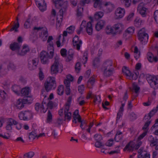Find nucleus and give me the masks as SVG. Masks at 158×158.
<instances>
[{
  "label": "nucleus",
  "instance_id": "obj_1",
  "mask_svg": "<svg viewBox=\"0 0 158 158\" xmlns=\"http://www.w3.org/2000/svg\"><path fill=\"white\" fill-rule=\"evenodd\" d=\"M113 65V62L110 60H106L103 63L101 67V70L104 77H109L113 75L114 71Z\"/></svg>",
  "mask_w": 158,
  "mask_h": 158
},
{
  "label": "nucleus",
  "instance_id": "obj_2",
  "mask_svg": "<svg viewBox=\"0 0 158 158\" xmlns=\"http://www.w3.org/2000/svg\"><path fill=\"white\" fill-rule=\"evenodd\" d=\"M54 59V63L51 67V73L52 74H56L59 72H61L63 70V67L60 62L59 57L56 56Z\"/></svg>",
  "mask_w": 158,
  "mask_h": 158
},
{
  "label": "nucleus",
  "instance_id": "obj_3",
  "mask_svg": "<svg viewBox=\"0 0 158 158\" xmlns=\"http://www.w3.org/2000/svg\"><path fill=\"white\" fill-rule=\"evenodd\" d=\"M54 59V63L51 67V73L52 74H56L59 72H61L63 70V67L60 62L59 57L56 56Z\"/></svg>",
  "mask_w": 158,
  "mask_h": 158
},
{
  "label": "nucleus",
  "instance_id": "obj_4",
  "mask_svg": "<svg viewBox=\"0 0 158 158\" xmlns=\"http://www.w3.org/2000/svg\"><path fill=\"white\" fill-rule=\"evenodd\" d=\"M84 28H85L86 31L88 35H91L93 32V28L91 23L90 22H89L86 23L85 21L83 20L79 30L77 31V34H80L81 31Z\"/></svg>",
  "mask_w": 158,
  "mask_h": 158
},
{
  "label": "nucleus",
  "instance_id": "obj_5",
  "mask_svg": "<svg viewBox=\"0 0 158 158\" xmlns=\"http://www.w3.org/2000/svg\"><path fill=\"white\" fill-rule=\"evenodd\" d=\"M44 86L45 90L47 92L52 89H55L56 85L54 77H50L48 78L44 83Z\"/></svg>",
  "mask_w": 158,
  "mask_h": 158
},
{
  "label": "nucleus",
  "instance_id": "obj_6",
  "mask_svg": "<svg viewBox=\"0 0 158 158\" xmlns=\"http://www.w3.org/2000/svg\"><path fill=\"white\" fill-rule=\"evenodd\" d=\"M137 36L138 40L142 44H145L148 42V35L146 33L145 28H143L139 31Z\"/></svg>",
  "mask_w": 158,
  "mask_h": 158
},
{
  "label": "nucleus",
  "instance_id": "obj_7",
  "mask_svg": "<svg viewBox=\"0 0 158 158\" xmlns=\"http://www.w3.org/2000/svg\"><path fill=\"white\" fill-rule=\"evenodd\" d=\"M147 80L151 87L155 89L158 88V80L156 77L150 76L147 77Z\"/></svg>",
  "mask_w": 158,
  "mask_h": 158
},
{
  "label": "nucleus",
  "instance_id": "obj_8",
  "mask_svg": "<svg viewBox=\"0 0 158 158\" xmlns=\"http://www.w3.org/2000/svg\"><path fill=\"white\" fill-rule=\"evenodd\" d=\"M32 113L30 110L23 111L19 114V117L21 120H29L32 118Z\"/></svg>",
  "mask_w": 158,
  "mask_h": 158
},
{
  "label": "nucleus",
  "instance_id": "obj_9",
  "mask_svg": "<svg viewBox=\"0 0 158 158\" xmlns=\"http://www.w3.org/2000/svg\"><path fill=\"white\" fill-rule=\"evenodd\" d=\"M32 98H30L29 100H28V98L18 99L15 104V106L17 109H21L24 107L25 104L30 103V102L29 101H32Z\"/></svg>",
  "mask_w": 158,
  "mask_h": 158
},
{
  "label": "nucleus",
  "instance_id": "obj_10",
  "mask_svg": "<svg viewBox=\"0 0 158 158\" xmlns=\"http://www.w3.org/2000/svg\"><path fill=\"white\" fill-rule=\"evenodd\" d=\"M41 62L43 64H46L48 63L49 59H52L49 57L50 55L47 52L43 51L40 53Z\"/></svg>",
  "mask_w": 158,
  "mask_h": 158
},
{
  "label": "nucleus",
  "instance_id": "obj_11",
  "mask_svg": "<svg viewBox=\"0 0 158 158\" xmlns=\"http://www.w3.org/2000/svg\"><path fill=\"white\" fill-rule=\"evenodd\" d=\"M39 60L38 58L29 59L28 62V67L30 70H33L36 69L38 64Z\"/></svg>",
  "mask_w": 158,
  "mask_h": 158
},
{
  "label": "nucleus",
  "instance_id": "obj_12",
  "mask_svg": "<svg viewBox=\"0 0 158 158\" xmlns=\"http://www.w3.org/2000/svg\"><path fill=\"white\" fill-rule=\"evenodd\" d=\"M94 138L96 141L95 143V146L96 148H100L104 146L102 142L103 138L101 135L96 134L94 135Z\"/></svg>",
  "mask_w": 158,
  "mask_h": 158
},
{
  "label": "nucleus",
  "instance_id": "obj_13",
  "mask_svg": "<svg viewBox=\"0 0 158 158\" xmlns=\"http://www.w3.org/2000/svg\"><path fill=\"white\" fill-rule=\"evenodd\" d=\"M55 6L58 8H63L64 10L67 7V2H64L63 0H56L55 1Z\"/></svg>",
  "mask_w": 158,
  "mask_h": 158
},
{
  "label": "nucleus",
  "instance_id": "obj_14",
  "mask_svg": "<svg viewBox=\"0 0 158 158\" xmlns=\"http://www.w3.org/2000/svg\"><path fill=\"white\" fill-rule=\"evenodd\" d=\"M125 13V10L124 9L121 7L118 8L115 12L116 19H119L122 18L124 16Z\"/></svg>",
  "mask_w": 158,
  "mask_h": 158
},
{
  "label": "nucleus",
  "instance_id": "obj_15",
  "mask_svg": "<svg viewBox=\"0 0 158 158\" xmlns=\"http://www.w3.org/2000/svg\"><path fill=\"white\" fill-rule=\"evenodd\" d=\"M35 1L40 10L43 11L46 9V4L44 3V0H35Z\"/></svg>",
  "mask_w": 158,
  "mask_h": 158
},
{
  "label": "nucleus",
  "instance_id": "obj_16",
  "mask_svg": "<svg viewBox=\"0 0 158 158\" xmlns=\"http://www.w3.org/2000/svg\"><path fill=\"white\" fill-rule=\"evenodd\" d=\"M113 27L114 32H116V34L117 33L119 34L123 29V25L120 23H118L114 25Z\"/></svg>",
  "mask_w": 158,
  "mask_h": 158
},
{
  "label": "nucleus",
  "instance_id": "obj_17",
  "mask_svg": "<svg viewBox=\"0 0 158 158\" xmlns=\"http://www.w3.org/2000/svg\"><path fill=\"white\" fill-rule=\"evenodd\" d=\"M22 95L23 96H25L27 98H30L31 90L29 87H26L23 88L20 91Z\"/></svg>",
  "mask_w": 158,
  "mask_h": 158
},
{
  "label": "nucleus",
  "instance_id": "obj_18",
  "mask_svg": "<svg viewBox=\"0 0 158 158\" xmlns=\"http://www.w3.org/2000/svg\"><path fill=\"white\" fill-rule=\"evenodd\" d=\"M21 45L20 43L17 42H14L11 44L10 46V49L13 51H19Z\"/></svg>",
  "mask_w": 158,
  "mask_h": 158
},
{
  "label": "nucleus",
  "instance_id": "obj_19",
  "mask_svg": "<svg viewBox=\"0 0 158 158\" xmlns=\"http://www.w3.org/2000/svg\"><path fill=\"white\" fill-rule=\"evenodd\" d=\"M30 50L28 46L24 45L23 46L22 49L21 51H18L17 52V54L18 55L21 56H23L25 55L27 52H29Z\"/></svg>",
  "mask_w": 158,
  "mask_h": 158
},
{
  "label": "nucleus",
  "instance_id": "obj_20",
  "mask_svg": "<svg viewBox=\"0 0 158 158\" xmlns=\"http://www.w3.org/2000/svg\"><path fill=\"white\" fill-rule=\"evenodd\" d=\"M135 28L132 27H128L125 31V33L123 35L124 37H130L134 33Z\"/></svg>",
  "mask_w": 158,
  "mask_h": 158
},
{
  "label": "nucleus",
  "instance_id": "obj_21",
  "mask_svg": "<svg viewBox=\"0 0 158 158\" xmlns=\"http://www.w3.org/2000/svg\"><path fill=\"white\" fill-rule=\"evenodd\" d=\"M35 107V110L37 111L40 110L41 113H44L46 111V110L44 109L43 105L39 103H36Z\"/></svg>",
  "mask_w": 158,
  "mask_h": 158
},
{
  "label": "nucleus",
  "instance_id": "obj_22",
  "mask_svg": "<svg viewBox=\"0 0 158 158\" xmlns=\"http://www.w3.org/2000/svg\"><path fill=\"white\" fill-rule=\"evenodd\" d=\"M134 148V143L133 141H131L126 145L124 149V151H125L127 150L129 152L132 151H133Z\"/></svg>",
  "mask_w": 158,
  "mask_h": 158
},
{
  "label": "nucleus",
  "instance_id": "obj_23",
  "mask_svg": "<svg viewBox=\"0 0 158 158\" xmlns=\"http://www.w3.org/2000/svg\"><path fill=\"white\" fill-rule=\"evenodd\" d=\"M105 24V21H104L103 20L100 21L96 25V29L97 31H99L103 27Z\"/></svg>",
  "mask_w": 158,
  "mask_h": 158
},
{
  "label": "nucleus",
  "instance_id": "obj_24",
  "mask_svg": "<svg viewBox=\"0 0 158 158\" xmlns=\"http://www.w3.org/2000/svg\"><path fill=\"white\" fill-rule=\"evenodd\" d=\"M64 84L66 86L65 93L67 95H69L70 93V82L67 80L64 81Z\"/></svg>",
  "mask_w": 158,
  "mask_h": 158
},
{
  "label": "nucleus",
  "instance_id": "obj_25",
  "mask_svg": "<svg viewBox=\"0 0 158 158\" xmlns=\"http://www.w3.org/2000/svg\"><path fill=\"white\" fill-rule=\"evenodd\" d=\"M149 139L150 143V145L152 147L156 145L157 144V139H155L154 137L152 135H150L149 137Z\"/></svg>",
  "mask_w": 158,
  "mask_h": 158
},
{
  "label": "nucleus",
  "instance_id": "obj_26",
  "mask_svg": "<svg viewBox=\"0 0 158 158\" xmlns=\"http://www.w3.org/2000/svg\"><path fill=\"white\" fill-rule=\"evenodd\" d=\"M74 52L72 49H69L67 57L66 59V60L67 62H69L73 58V55Z\"/></svg>",
  "mask_w": 158,
  "mask_h": 158
},
{
  "label": "nucleus",
  "instance_id": "obj_27",
  "mask_svg": "<svg viewBox=\"0 0 158 158\" xmlns=\"http://www.w3.org/2000/svg\"><path fill=\"white\" fill-rule=\"evenodd\" d=\"M105 31L106 33L107 34H116V32H114V30L113 27L112 28L110 26H107L106 29Z\"/></svg>",
  "mask_w": 158,
  "mask_h": 158
},
{
  "label": "nucleus",
  "instance_id": "obj_28",
  "mask_svg": "<svg viewBox=\"0 0 158 158\" xmlns=\"http://www.w3.org/2000/svg\"><path fill=\"white\" fill-rule=\"evenodd\" d=\"M104 6L106 7L108 12L111 11L114 7V5L110 2H106Z\"/></svg>",
  "mask_w": 158,
  "mask_h": 158
},
{
  "label": "nucleus",
  "instance_id": "obj_29",
  "mask_svg": "<svg viewBox=\"0 0 158 158\" xmlns=\"http://www.w3.org/2000/svg\"><path fill=\"white\" fill-rule=\"evenodd\" d=\"M83 7H79V6H78V8L77 11V17L79 18H81L83 16Z\"/></svg>",
  "mask_w": 158,
  "mask_h": 158
},
{
  "label": "nucleus",
  "instance_id": "obj_30",
  "mask_svg": "<svg viewBox=\"0 0 158 158\" xmlns=\"http://www.w3.org/2000/svg\"><path fill=\"white\" fill-rule=\"evenodd\" d=\"M12 89L13 91L17 94H19L21 91L20 87L16 85H13L12 87Z\"/></svg>",
  "mask_w": 158,
  "mask_h": 158
},
{
  "label": "nucleus",
  "instance_id": "obj_31",
  "mask_svg": "<svg viewBox=\"0 0 158 158\" xmlns=\"http://www.w3.org/2000/svg\"><path fill=\"white\" fill-rule=\"evenodd\" d=\"M122 72L128 79L131 73L130 71L127 69V68L125 66L123 67L122 69Z\"/></svg>",
  "mask_w": 158,
  "mask_h": 158
},
{
  "label": "nucleus",
  "instance_id": "obj_32",
  "mask_svg": "<svg viewBox=\"0 0 158 158\" xmlns=\"http://www.w3.org/2000/svg\"><path fill=\"white\" fill-rule=\"evenodd\" d=\"M95 82V79L93 77H91L87 82V86L89 88H91Z\"/></svg>",
  "mask_w": 158,
  "mask_h": 158
},
{
  "label": "nucleus",
  "instance_id": "obj_33",
  "mask_svg": "<svg viewBox=\"0 0 158 158\" xmlns=\"http://www.w3.org/2000/svg\"><path fill=\"white\" fill-rule=\"evenodd\" d=\"M94 2V6L95 8H101V2L102 0H93Z\"/></svg>",
  "mask_w": 158,
  "mask_h": 158
},
{
  "label": "nucleus",
  "instance_id": "obj_34",
  "mask_svg": "<svg viewBox=\"0 0 158 158\" xmlns=\"http://www.w3.org/2000/svg\"><path fill=\"white\" fill-rule=\"evenodd\" d=\"M54 49L53 46H48V52H47L48 53L49 52L50 54V58H53L54 55Z\"/></svg>",
  "mask_w": 158,
  "mask_h": 158
},
{
  "label": "nucleus",
  "instance_id": "obj_35",
  "mask_svg": "<svg viewBox=\"0 0 158 158\" xmlns=\"http://www.w3.org/2000/svg\"><path fill=\"white\" fill-rule=\"evenodd\" d=\"M151 121H150L146 122L142 128V130H143L144 131H147V133L148 132L149 129L148 127L150 124L151 123Z\"/></svg>",
  "mask_w": 158,
  "mask_h": 158
},
{
  "label": "nucleus",
  "instance_id": "obj_36",
  "mask_svg": "<svg viewBox=\"0 0 158 158\" xmlns=\"http://www.w3.org/2000/svg\"><path fill=\"white\" fill-rule=\"evenodd\" d=\"M35 153L33 152H30L24 154V158H31L34 155Z\"/></svg>",
  "mask_w": 158,
  "mask_h": 158
},
{
  "label": "nucleus",
  "instance_id": "obj_37",
  "mask_svg": "<svg viewBox=\"0 0 158 158\" xmlns=\"http://www.w3.org/2000/svg\"><path fill=\"white\" fill-rule=\"evenodd\" d=\"M122 133V132L118 131L116 134L114 138V139L116 142H119L122 139V136L120 135Z\"/></svg>",
  "mask_w": 158,
  "mask_h": 158
},
{
  "label": "nucleus",
  "instance_id": "obj_38",
  "mask_svg": "<svg viewBox=\"0 0 158 158\" xmlns=\"http://www.w3.org/2000/svg\"><path fill=\"white\" fill-rule=\"evenodd\" d=\"M7 125L12 126L13 124L15 125L18 124V122L14 119L10 118L8 119L7 123Z\"/></svg>",
  "mask_w": 158,
  "mask_h": 158
},
{
  "label": "nucleus",
  "instance_id": "obj_39",
  "mask_svg": "<svg viewBox=\"0 0 158 158\" xmlns=\"http://www.w3.org/2000/svg\"><path fill=\"white\" fill-rule=\"evenodd\" d=\"M65 9L64 10L63 8H62L58 13V15L56 19H62L63 17V12L65 11Z\"/></svg>",
  "mask_w": 158,
  "mask_h": 158
},
{
  "label": "nucleus",
  "instance_id": "obj_40",
  "mask_svg": "<svg viewBox=\"0 0 158 158\" xmlns=\"http://www.w3.org/2000/svg\"><path fill=\"white\" fill-rule=\"evenodd\" d=\"M14 24L12 28H11L9 31H14L15 32H17L18 30L17 29L19 27V23H14Z\"/></svg>",
  "mask_w": 158,
  "mask_h": 158
},
{
  "label": "nucleus",
  "instance_id": "obj_41",
  "mask_svg": "<svg viewBox=\"0 0 158 158\" xmlns=\"http://www.w3.org/2000/svg\"><path fill=\"white\" fill-rule=\"evenodd\" d=\"M64 92V87L63 85H60L57 89V93L60 95L63 94Z\"/></svg>",
  "mask_w": 158,
  "mask_h": 158
},
{
  "label": "nucleus",
  "instance_id": "obj_42",
  "mask_svg": "<svg viewBox=\"0 0 158 158\" xmlns=\"http://www.w3.org/2000/svg\"><path fill=\"white\" fill-rule=\"evenodd\" d=\"M73 44L80 43V44H82V41L81 40L79 39L78 36H75L73 40Z\"/></svg>",
  "mask_w": 158,
  "mask_h": 158
},
{
  "label": "nucleus",
  "instance_id": "obj_43",
  "mask_svg": "<svg viewBox=\"0 0 158 158\" xmlns=\"http://www.w3.org/2000/svg\"><path fill=\"white\" fill-rule=\"evenodd\" d=\"M147 9L144 7H143L141 9L139 10V13L143 17H145L146 15V11Z\"/></svg>",
  "mask_w": 158,
  "mask_h": 158
},
{
  "label": "nucleus",
  "instance_id": "obj_44",
  "mask_svg": "<svg viewBox=\"0 0 158 158\" xmlns=\"http://www.w3.org/2000/svg\"><path fill=\"white\" fill-rule=\"evenodd\" d=\"M154 56L153 54L151 52H148L147 54V58L148 61L150 62H152L153 61Z\"/></svg>",
  "mask_w": 158,
  "mask_h": 158
},
{
  "label": "nucleus",
  "instance_id": "obj_45",
  "mask_svg": "<svg viewBox=\"0 0 158 158\" xmlns=\"http://www.w3.org/2000/svg\"><path fill=\"white\" fill-rule=\"evenodd\" d=\"M121 1L122 3L127 7H129L130 5L131 0H121Z\"/></svg>",
  "mask_w": 158,
  "mask_h": 158
},
{
  "label": "nucleus",
  "instance_id": "obj_46",
  "mask_svg": "<svg viewBox=\"0 0 158 158\" xmlns=\"http://www.w3.org/2000/svg\"><path fill=\"white\" fill-rule=\"evenodd\" d=\"M7 68L8 70L10 69L14 70L16 69V66L14 64V63L10 62L7 65Z\"/></svg>",
  "mask_w": 158,
  "mask_h": 158
},
{
  "label": "nucleus",
  "instance_id": "obj_47",
  "mask_svg": "<svg viewBox=\"0 0 158 158\" xmlns=\"http://www.w3.org/2000/svg\"><path fill=\"white\" fill-rule=\"evenodd\" d=\"M138 153L139 154V155L141 156H147L150 155L147 153V151H143L142 149L141 148L138 151Z\"/></svg>",
  "mask_w": 158,
  "mask_h": 158
},
{
  "label": "nucleus",
  "instance_id": "obj_48",
  "mask_svg": "<svg viewBox=\"0 0 158 158\" xmlns=\"http://www.w3.org/2000/svg\"><path fill=\"white\" fill-rule=\"evenodd\" d=\"M0 96L3 99H5L7 97V93L6 91L4 90H0Z\"/></svg>",
  "mask_w": 158,
  "mask_h": 158
},
{
  "label": "nucleus",
  "instance_id": "obj_49",
  "mask_svg": "<svg viewBox=\"0 0 158 158\" xmlns=\"http://www.w3.org/2000/svg\"><path fill=\"white\" fill-rule=\"evenodd\" d=\"M37 136V135L35 131H32L29 134V138L30 140H33Z\"/></svg>",
  "mask_w": 158,
  "mask_h": 158
},
{
  "label": "nucleus",
  "instance_id": "obj_50",
  "mask_svg": "<svg viewBox=\"0 0 158 158\" xmlns=\"http://www.w3.org/2000/svg\"><path fill=\"white\" fill-rule=\"evenodd\" d=\"M31 16H29L28 19H27V21L25 22L24 24V27L25 28H29L30 27V19Z\"/></svg>",
  "mask_w": 158,
  "mask_h": 158
},
{
  "label": "nucleus",
  "instance_id": "obj_51",
  "mask_svg": "<svg viewBox=\"0 0 158 158\" xmlns=\"http://www.w3.org/2000/svg\"><path fill=\"white\" fill-rule=\"evenodd\" d=\"M103 15V13L101 11L97 12L95 14V18L96 19L101 18Z\"/></svg>",
  "mask_w": 158,
  "mask_h": 158
},
{
  "label": "nucleus",
  "instance_id": "obj_52",
  "mask_svg": "<svg viewBox=\"0 0 158 158\" xmlns=\"http://www.w3.org/2000/svg\"><path fill=\"white\" fill-rule=\"evenodd\" d=\"M48 32L46 28L45 30H42L41 33V35L42 37H43L44 36L46 38L48 37Z\"/></svg>",
  "mask_w": 158,
  "mask_h": 158
},
{
  "label": "nucleus",
  "instance_id": "obj_53",
  "mask_svg": "<svg viewBox=\"0 0 158 158\" xmlns=\"http://www.w3.org/2000/svg\"><path fill=\"white\" fill-rule=\"evenodd\" d=\"M140 88L136 85L133 84V90L134 91L136 94H137L139 92Z\"/></svg>",
  "mask_w": 158,
  "mask_h": 158
},
{
  "label": "nucleus",
  "instance_id": "obj_54",
  "mask_svg": "<svg viewBox=\"0 0 158 158\" xmlns=\"http://www.w3.org/2000/svg\"><path fill=\"white\" fill-rule=\"evenodd\" d=\"M74 29L75 27L71 26L66 29V31L68 33L72 34L73 33Z\"/></svg>",
  "mask_w": 158,
  "mask_h": 158
},
{
  "label": "nucleus",
  "instance_id": "obj_55",
  "mask_svg": "<svg viewBox=\"0 0 158 158\" xmlns=\"http://www.w3.org/2000/svg\"><path fill=\"white\" fill-rule=\"evenodd\" d=\"M81 64L79 62H77L75 66V69L77 73H78L81 69Z\"/></svg>",
  "mask_w": 158,
  "mask_h": 158
},
{
  "label": "nucleus",
  "instance_id": "obj_56",
  "mask_svg": "<svg viewBox=\"0 0 158 158\" xmlns=\"http://www.w3.org/2000/svg\"><path fill=\"white\" fill-rule=\"evenodd\" d=\"M147 131H144L142 134H141L138 137L137 139V141H140L141 139L143 138L147 134Z\"/></svg>",
  "mask_w": 158,
  "mask_h": 158
},
{
  "label": "nucleus",
  "instance_id": "obj_57",
  "mask_svg": "<svg viewBox=\"0 0 158 158\" xmlns=\"http://www.w3.org/2000/svg\"><path fill=\"white\" fill-rule=\"evenodd\" d=\"M138 77L137 76V74L135 73H131L130 76L129 77L128 79L130 80H136Z\"/></svg>",
  "mask_w": 158,
  "mask_h": 158
},
{
  "label": "nucleus",
  "instance_id": "obj_58",
  "mask_svg": "<svg viewBox=\"0 0 158 158\" xmlns=\"http://www.w3.org/2000/svg\"><path fill=\"white\" fill-rule=\"evenodd\" d=\"M65 117L66 118H67V119L68 120H69L71 119V113L70 112H66L64 113Z\"/></svg>",
  "mask_w": 158,
  "mask_h": 158
},
{
  "label": "nucleus",
  "instance_id": "obj_59",
  "mask_svg": "<svg viewBox=\"0 0 158 158\" xmlns=\"http://www.w3.org/2000/svg\"><path fill=\"white\" fill-rule=\"evenodd\" d=\"M154 18L156 23H158V10H156L154 13Z\"/></svg>",
  "mask_w": 158,
  "mask_h": 158
},
{
  "label": "nucleus",
  "instance_id": "obj_60",
  "mask_svg": "<svg viewBox=\"0 0 158 158\" xmlns=\"http://www.w3.org/2000/svg\"><path fill=\"white\" fill-rule=\"evenodd\" d=\"M99 61V60L98 58H96L93 61V65L94 67H97Z\"/></svg>",
  "mask_w": 158,
  "mask_h": 158
},
{
  "label": "nucleus",
  "instance_id": "obj_61",
  "mask_svg": "<svg viewBox=\"0 0 158 158\" xmlns=\"http://www.w3.org/2000/svg\"><path fill=\"white\" fill-rule=\"evenodd\" d=\"M90 1V0H83L82 1H81L80 3V5L81 6H84L85 3H89V2Z\"/></svg>",
  "mask_w": 158,
  "mask_h": 158
},
{
  "label": "nucleus",
  "instance_id": "obj_62",
  "mask_svg": "<svg viewBox=\"0 0 158 158\" xmlns=\"http://www.w3.org/2000/svg\"><path fill=\"white\" fill-rule=\"evenodd\" d=\"M113 140L111 139H110L108 140V141L106 142L105 143V145L107 146L110 147L112 146L113 144Z\"/></svg>",
  "mask_w": 158,
  "mask_h": 158
},
{
  "label": "nucleus",
  "instance_id": "obj_63",
  "mask_svg": "<svg viewBox=\"0 0 158 158\" xmlns=\"http://www.w3.org/2000/svg\"><path fill=\"white\" fill-rule=\"evenodd\" d=\"M39 77L40 79L42 80L43 79L44 76L43 73L41 70H40L39 73Z\"/></svg>",
  "mask_w": 158,
  "mask_h": 158
},
{
  "label": "nucleus",
  "instance_id": "obj_64",
  "mask_svg": "<svg viewBox=\"0 0 158 158\" xmlns=\"http://www.w3.org/2000/svg\"><path fill=\"white\" fill-rule=\"evenodd\" d=\"M60 52L61 56L64 57L66 55V50L65 49L62 48L60 50Z\"/></svg>",
  "mask_w": 158,
  "mask_h": 158
}]
</instances>
